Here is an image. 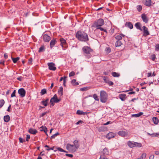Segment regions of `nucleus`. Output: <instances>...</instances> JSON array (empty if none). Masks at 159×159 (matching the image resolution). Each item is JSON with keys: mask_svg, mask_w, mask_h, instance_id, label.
Segmentation results:
<instances>
[{"mask_svg": "<svg viewBox=\"0 0 159 159\" xmlns=\"http://www.w3.org/2000/svg\"><path fill=\"white\" fill-rule=\"evenodd\" d=\"M20 57H17L16 58H13L11 57V59L12 60L13 62L14 63H16L17 62V61L20 59Z\"/></svg>", "mask_w": 159, "mask_h": 159, "instance_id": "nucleus-29", "label": "nucleus"}, {"mask_svg": "<svg viewBox=\"0 0 159 159\" xmlns=\"http://www.w3.org/2000/svg\"><path fill=\"white\" fill-rule=\"evenodd\" d=\"M59 134L58 132L56 133L55 134L52 135L51 136V139L54 138L56 137V136H57V135H59Z\"/></svg>", "mask_w": 159, "mask_h": 159, "instance_id": "nucleus-46", "label": "nucleus"}, {"mask_svg": "<svg viewBox=\"0 0 159 159\" xmlns=\"http://www.w3.org/2000/svg\"><path fill=\"white\" fill-rule=\"evenodd\" d=\"M97 29H99L101 31H103L107 33V30L105 29H104L101 27H98L96 28Z\"/></svg>", "mask_w": 159, "mask_h": 159, "instance_id": "nucleus-35", "label": "nucleus"}, {"mask_svg": "<svg viewBox=\"0 0 159 159\" xmlns=\"http://www.w3.org/2000/svg\"><path fill=\"white\" fill-rule=\"evenodd\" d=\"M114 136V134L112 132L108 133L106 135V138L108 139L113 138Z\"/></svg>", "mask_w": 159, "mask_h": 159, "instance_id": "nucleus-19", "label": "nucleus"}, {"mask_svg": "<svg viewBox=\"0 0 159 159\" xmlns=\"http://www.w3.org/2000/svg\"><path fill=\"white\" fill-rule=\"evenodd\" d=\"M42 103L43 105H44L45 107H46L47 106L48 103L45 102L44 100H43L42 101Z\"/></svg>", "mask_w": 159, "mask_h": 159, "instance_id": "nucleus-52", "label": "nucleus"}, {"mask_svg": "<svg viewBox=\"0 0 159 159\" xmlns=\"http://www.w3.org/2000/svg\"><path fill=\"white\" fill-rule=\"evenodd\" d=\"M127 144L129 148H131L134 147L141 148L142 146V144L140 143L130 140L127 142Z\"/></svg>", "mask_w": 159, "mask_h": 159, "instance_id": "nucleus-4", "label": "nucleus"}, {"mask_svg": "<svg viewBox=\"0 0 159 159\" xmlns=\"http://www.w3.org/2000/svg\"><path fill=\"white\" fill-rule=\"evenodd\" d=\"M143 36H147L149 34V32L148 31V29L145 26H143Z\"/></svg>", "mask_w": 159, "mask_h": 159, "instance_id": "nucleus-12", "label": "nucleus"}, {"mask_svg": "<svg viewBox=\"0 0 159 159\" xmlns=\"http://www.w3.org/2000/svg\"><path fill=\"white\" fill-rule=\"evenodd\" d=\"M48 65L49 70L53 71L56 70V67L55 66V64L53 62H49L48 63Z\"/></svg>", "mask_w": 159, "mask_h": 159, "instance_id": "nucleus-9", "label": "nucleus"}, {"mask_svg": "<svg viewBox=\"0 0 159 159\" xmlns=\"http://www.w3.org/2000/svg\"><path fill=\"white\" fill-rule=\"evenodd\" d=\"M155 50L156 51H159V44H156L155 45Z\"/></svg>", "mask_w": 159, "mask_h": 159, "instance_id": "nucleus-41", "label": "nucleus"}, {"mask_svg": "<svg viewBox=\"0 0 159 159\" xmlns=\"http://www.w3.org/2000/svg\"><path fill=\"white\" fill-rule=\"evenodd\" d=\"M103 79L104 80V81H105V82L106 83H107L108 80L107 79V77H106V76H103Z\"/></svg>", "mask_w": 159, "mask_h": 159, "instance_id": "nucleus-55", "label": "nucleus"}, {"mask_svg": "<svg viewBox=\"0 0 159 159\" xmlns=\"http://www.w3.org/2000/svg\"><path fill=\"white\" fill-rule=\"evenodd\" d=\"M104 129H105L104 127H100L98 128V130L99 132L103 131L104 130Z\"/></svg>", "mask_w": 159, "mask_h": 159, "instance_id": "nucleus-47", "label": "nucleus"}, {"mask_svg": "<svg viewBox=\"0 0 159 159\" xmlns=\"http://www.w3.org/2000/svg\"><path fill=\"white\" fill-rule=\"evenodd\" d=\"M125 25V27H128L130 29H133V25L132 23L129 21L126 22Z\"/></svg>", "mask_w": 159, "mask_h": 159, "instance_id": "nucleus-15", "label": "nucleus"}, {"mask_svg": "<svg viewBox=\"0 0 159 159\" xmlns=\"http://www.w3.org/2000/svg\"><path fill=\"white\" fill-rule=\"evenodd\" d=\"M125 35L122 34H120L115 37V38L116 39L120 40L122 39L123 37H124Z\"/></svg>", "mask_w": 159, "mask_h": 159, "instance_id": "nucleus-21", "label": "nucleus"}, {"mask_svg": "<svg viewBox=\"0 0 159 159\" xmlns=\"http://www.w3.org/2000/svg\"><path fill=\"white\" fill-rule=\"evenodd\" d=\"M40 130L41 131H44V132L47 135H48V134L47 133L48 131L47 128H46L45 126H42L40 127Z\"/></svg>", "mask_w": 159, "mask_h": 159, "instance_id": "nucleus-22", "label": "nucleus"}, {"mask_svg": "<svg viewBox=\"0 0 159 159\" xmlns=\"http://www.w3.org/2000/svg\"><path fill=\"white\" fill-rule=\"evenodd\" d=\"M148 77H149L151 76H152V73L151 72H148Z\"/></svg>", "mask_w": 159, "mask_h": 159, "instance_id": "nucleus-64", "label": "nucleus"}, {"mask_svg": "<svg viewBox=\"0 0 159 159\" xmlns=\"http://www.w3.org/2000/svg\"><path fill=\"white\" fill-rule=\"evenodd\" d=\"M121 44L122 43L119 40H117L115 44L116 47L120 46Z\"/></svg>", "mask_w": 159, "mask_h": 159, "instance_id": "nucleus-31", "label": "nucleus"}, {"mask_svg": "<svg viewBox=\"0 0 159 159\" xmlns=\"http://www.w3.org/2000/svg\"><path fill=\"white\" fill-rule=\"evenodd\" d=\"M43 39L45 42H48L51 40L50 36L46 34H43L42 35Z\"/></svg>", "mask_w": 159, "mask_h": 159, "instance_id": "nucleus-8", "label": "nucleus"}, {"mask_svg": "<svg viewBox=\"0 0 159 159\" xmlns=\"http://www.w3.org/2000/svg\"><path fill=\"white\" fill-rule=\"evenodd\" d=\"M57 41L54 39H52L50 41V46L51 48H52L57 43Z\"/></svg>", "mask_w": 159, "mask_h": 159, "instance_id": "nucleus-18", "label": "nucleus"}, {"mask_svg": "<svg viewBox=\"0 0 159 159\" xmlns=\"http://www.w3.org/2000/svg\"><path fill=\"white\" fill-rule=\"evenodd\" d=\"M73 145L75 148L76 149H78L80 147V143L78 140H75L73 142Z\"/></svg>", "mask_w": 159, "mask_h": 159, "instance_id": "nucleus-16", "label": "nucleus"}, {"mask_svg": "<svg viewBox=\"0 0 159 159\" xmlns=\"http://www.w3.org/2000/svg\"><path fill=\"white\" fill-rule=\"evenodd\" d=\"M66 76H64V79H63V85L64 86H66V84H65V83L66 82Z\"/></svg>", "mask_w": 159, "mask_h": 159, "instance_id": "nucleus-53", "label": "nucleus"}, {"mask_svg": "<svg viewBox=\"0 0 159 159\" xmlns=\"http://www.w3.org/2000/svg\"><path fill=\"white\" fill-rule=\"evenodd\" d=\"M19 140L20 141V142L21 143H23L24 142H25V140H24L22 138H19Z\"/></svg>", "mask_w": 159, "mask_h": 159, "instance_id": "nucleus-54", "label": "nucleus"}, {"mask_svg": "<svg viewBox=\"0 0 159 159\" xmlns=\"http://www.w3.org/2000/svg\"><path fill=\"white\" fill-rule=\"evenodd\" d=\"M76 38L80 41L86 42L89 40L88 35L83 31H79L76 34Z\"/></svg>", "mask_w": 159, "mask_h": 159, "instance_id": "nucleus-1", "label": "nucleus"}, {"mask_svg": "<svg viewBox=\"0 0 159 159\" xmlns=\"http://www.w3.org/2000/svg\"><path fill=\"white\" fill-rule=\"evenodd\" d=\"M83 111L80 110H78L76 112V114L78 115H82Z\"/></svg>", "mask_w": 159, "mask_h": 159, "instance_id": "nucleus-49", "label": "nucleus"}, {"mask_svg": "<svg viewBox=\"0 0 159 159\" xmlns=\"http://www.w3.org/2000/svg\"><path fill=\"white\" fill-rule=\"evenodd\" d=\"M47 93V90L45 89H42L40 92L41 95H43L46 93Z\"/></svg>", "mask_w": 159, "mask_h": 159, "instance_id": "nucleus-37", "label": "nucleus"}, {"mask_svg": "<svg viewBox=\"0 0 159 159\" xmlns=\"http://www.w3.org/2000/svg\"><path fill=\"white\" fill-rule=\"evenodd\" d=\"M159 136V133H153L152 137H158Z\"/></svg>", "mask_w": 159, "mask_h": 159, "instance_id": "nucleus-44", "label": "nucleus"}, {"mask_svg": "<svg viewBox=\"0 0 159 159\" xmlns=\"http://www.w3.org/2000/svg\"><path fill=\"white\" fill-rule=\"evenodd\" d=\"M10 120V117L9 115H6L4 117V120L5 122H8Z\"/></svg>", "mask_w": 159, "mask_h": 159, "instance_id": "nucleus-25", "label": "nucleus"}, {"mask_svg": "<svg viewBox=\"0 0 159 159\" xmlns=\"http://www.w3.org/2000/svg\"><path fill=\"white\" fill-rule=\"evenodd\" d=\"M51 98L52 100L54 103H58L60 102L61 101V99H58L57 98V96L56 94H54L53 97Z\"/></svg>", "mask_w": 159, "mask_h": 159, "instance_id": "nucleus-14", "label": "nucleus"}, {"mask_svg": "<svg viewBox=\"0 0 159 159\" xmlns=\"http://www.w3.org/2000/svg\"><path fill=\"white\" fill-rule=\"evenodd\" d=\"M93 98L96 100H97V101H98L99 99L98 98V97L97 96V95L96 94H94L93 96Z\"/></svg>", "mask_w": 159, "mask_h": 159, "instance_id": "nucleus-42", "label": "nucleus"}, {"mask_svg": "<svg viewBox=\"0 0 159 159\" xmlns=\"http://www.w3.org/2000/svg\"><path fill=\"white\" fill-rule=\"evenodd\" d=\"M151 0H146L144 4L146 6H150L151 5Z\"/></svg>", "mask_w": 159, "mask_h": 159, "instance_id": "nucleus-27", "label": "nucleus"}, {"mask_svg": "<svg viewBox=\"0 0 159 159\" xmlns=\"http://www.w3.org/2000/svg\"><path fill=\"white\" fill-rule=\"evenodd\" d=\"M151 59L154 61L155 60V58H156V56L155 54H153L152 56H151Z\"/></svg>", "mask_w": 159, "mask_h": 159, "instance_id": "nucleus-50", "label": "nucleus"}, {"mask_svg": "<svg viewBox=\"0 0 159 159\" xmlns=\"http://www.w3.org/2000/svg\"><path fill=\"white\" fill-rule=\"evenodd\" d=\"M102 152L104 154L108 155L109 154V152L107 149L106 148H105L103 149Z\"/></svg>", "mask_w": 159, "mask_h": 159, "instance_id": "nucleus-33", "label": "nucleus"}, {"mask_svg": "<svg viewBox=\"0 0 159 159\" xmlns=\"http://www.w3.org/2000/svg\"><path fill=\"white\" fill-rule=\"evenodd\" d=\"M107 83L110 86H112L113 84V83L111 81H108Z\"/></svg>", "mask_w": 159, "mask_h": 159, "instance_id": "nucleus-56", "label": "nucleus"}, {"mask_svg": "<svg viewBox=\"0 0 159 159\" xmlns=\"http://www.w3.org/2000/svg\"><path fill=\"white\" fill-rule=\"evenodd\" d=\"M44 51V47L43 46H42L39 48V52H43Z\"/></svg>", "mask_w": 159, "mask_h": 159, "instance_id": "nucleus-38", "label": "nucleus"}, {"mask_svg": "<svg viewBox=\"0 0 159 159\" xmlns=\"http://www.w3.org/2000/svg\"><path fill=\"white\" fill-rule=\"evenodd\" d=\"M66 156L69 157H72L73 156V155L71 154H66Z\"/></svg>", "mask_w": 159, "mask_h": 159, "instance_id": "nucleus-59", "label": "nucleus"}, {"mask_svg": "<svg viewBox=\"0 0 159 159\" xmlns=\"http://www.w3.org/2000/svg\"><path fill=\"white\" fill-rule=\"evenodd\" d=\"M141 18L143 20V21L145 23H147L148 20V18L147 16H146V15H145V14H142L141 15Z\"/></svg>", "mask_w": 159, "mask_h": 159, "instance_id": "nucleus-13", "label": "nucleus"}, {"mask_svg": "<svg viewBox=\"0 0 159 159\" xmlns=\"http://www.w3.org/2000/svg\"><path fill=\"white\" fill-rule=\"evenodd\" d=\"M135 93V92L134 91H132L129 92L128 94H134Z\"/></svg>", "mask_w": 159, "mask_h": 159, "instance_id": "nucleus-63", "label": "nucleus"}, {"mask_svg": "<svg viewBox=\"0 0 159 159\" xmlns=\"http://www.w3.org/2000/svg\"><path fill=\"white\" fill-rule=\"evenodd\" d=\"M100 158V159H107V157L103 156H101Z\"/></svg>", "mask_w": 159, "mask_h": 159, "instance_id": "nucleus-61", "label": "nucleus"}, {"mask_svg": "<svg viewBox=\"0 0 159 159\" xmlns=\"http://www.w3.org/2000/svg\"><path fill=\"white\" fill-rule=\"evenodd\" d=\"M22 77L21 76L17 78V80L19 81H21L22 80Z\"/></svg>", "mask_w": 159, "mask_h": 159, "instance_id": "nucleus-62", "label": "nucleus"}, {"mask_svg": "<svg viewBox=\"0 0 159 159\" xmlns=\"http://www.w3.org/2000/svg\"><path fill=\"white\" fill-rule=\"evenodd\" d=\"M152 120L154 124L157 125L158 124L159 122V120L158 118L156 117H153L152 118Z\"/></svg>", "mask_w": 159, "mask_h": 159, "instance_id": "nucleus-26", "label": "nucleus"}, {"mask_svg": "<svg viewBox=\"0 0 159 159\" xmlns=\"http://www.w3.org/2000/svg\"><path fill=\"white\" fill-rule=\"evenodd\" d=\"M126 95L125 94H120L119 95V97L122 101H124L126 99Z\"/></svg>", "mask_w": 159, "mask_h": 159, "instance_id": "nucleus-20", "label": "nucleus"}, {"mask_svg": "<svg viewBox=\"0 0 159 159\" xmlns=\"http://www.w3.org/2000/svg\"><path fill=\"white\" fill-rule=\"evenodd\" d=\"M47 112H45L42 113L40 116V117H42L44 116L46 114V113H47Z\"/></svg>", "mask_w": 159, "mask_h": 159, "instance_id": "nucleus-60", "label": "nucleus"}, {"mask_svg": "<svg viewBox=\"0 0 159 159\" xmlns=\"http://www.w3.org/2000/svg\"><path fill=\"white\" fill-rule=\"evenodd\" d=\"M111 75L114 77H119L120 76L119 73L115 72H112Z\"/></svg>", "mask_w": 159, "mask_h": 159, "instance_id": "nucleus-28", "label": "nucleus"}, {"mask_svg": "<svg viewBox=\"0 0 159 159\" xmlns=\"http://www.w3.org/2000/svg\"><path fill=\"white\" fill-rule=\"evenodd\" d=\"M5 103V101L4 100L2 99L0 100V108H1Z\"/></svg>", "mask_w": 159, "mask_h": 159, "instance_id": "nucleus-36", "label": "nucleus"}, {"mask_svg": "<svg viewBox=\"0 0 159 159\" xmlns=\"http://www.w3.org/2000/svg\"><path fill=\"white\" fill-rule=\"evenodd\" d=\"M106 51V52L107 53H109L110 52L111 50V48L109 47H107V48L105 50Z\"/></svg>", "mask_w": 159, "mask_h": 159, "instance_id": "nucleus-43", "label": "nucleus"}, {"mask_svg": "<svg viewBox=\"0 0 159 159\" xmlns=\"http://www.w3.org/2000/svg\"><path fill=\"white\" fill-rule=\"evenodd\" d=\"M104 24V22L103 19L100 18L96 21L93 23L92 27L97 28L101 27Z\"/></svg>", "mask_w": 159, "mask_h": 159, "instance_id": "nucleus-3", "label": "nucleus"}, {"mask_svg": "<svg viewBox=\"0 0 159 159\" xmlns=\"http://www.w3.org/2000/svg\"><path fill=\"white\" fill-rule=\"evenodd\" d=\"M66 149L70 152H75L76 151V149L73 144L68 143L66 146Z\"/></svg>", "mask_w": 159, "mask_h": 159, "instance_id": "nucleus-7", "label": "nucleus"}, {"mask_svg": "<svg viewBox=\"0 0 159 159\" xmlns=\"http://www.w3.org/2000/svg\"><path fill=\"white\" fill-rule=\"evenodd\" d=\"M143 112H140L138 114L133 115V116H134L135 117H139V116H141L143 115Z\"/></svg>", "mask_w": 159, "mask_h": 159, "instance_id": "nucleus-34", "label": "nucleus"}, {"mask_svg": "<svg viewBox=\"0 0 159 159\" xmlns=\"http://www.w3.org/2000/svg\"><path fill=\"white\" fill-rule=\"evenodd\" d=\"M134 26L137 29L141 31L142 30V29L141 28V25L140 22H137L134 25Z\"/></svg>", "mask_w": 159, "mask_h": 159, "instance_id": "nucleus-17", "label": "nucleus"}, {"mask_svg": "<svg viewBox=\"0 0 159 159\" xmlns=\"http://www.w3.org/2000/svg\"><path fill=\"white\" fill-rule=\"evenodd\" d=\"M146 153H143L142 154L141 156H140V157L141 158V159H144L146 157Z\"/></svg>", "mask_w": 159, "mask_h": 159, "instance_id": "nucleus-40", "label": "nucleus"}, {"mask_svg": "<svg viewBox=\"0 0 159 159\" xmlns=\"http://www.w3.org/2000/svg\"><path fill=\"white\" fill-rule=\"evenodd\" d=\"M53 101L52 100V98L50 100V103L51 104V105H52V106H53L54 105V103H53Z\"/></svg>", "mask_w": 159, "mask_h": 159, "instance_id": "nucleus-58", "label": "nucleus"}, {"mask_svg": "<svg viewBox=\"0 0 159 159\" xmlns=\"http://www.w3.org/2000/svg\"><path fill=\"white\" fill-rule=\"evenodd\" d=\"M136 8L137 9V10L139 12H140L142 11V6L140 5H138L136 6Z\"/></svg>", "mask_w": 159, "mask_h": 159, "instance_id": "nucleus-32", "label": "nucleus"}, {"mask_svg": "<svg viewBox=\"0 0 159 159\" xmlns=\"http://www.w3.org/2000/svg\"><path fill=\"white\" fill-rule=\"evenodd\" d=\"M100 100L103 102H106L107 99V93L104 91H101L100 93Z\"/></svg>", "mask_w": 159, "mask_h": 159, "instance_id": "nucleus-5", "label": "nucleus"}, {"mask_svg": "<svg viewBox=\"0 0 159 159\" xmlns=\"http://www.w3.org/2000/svg\"><path fill=\"white\" fill-rule=\"evenodd\" d=\"M30 138V136L29 135H26V141H28Z\"/></svg>", "mask_w": 159, "mask_h": 159, "instance_id": "nucleus-57", "label": "nucleus"}, {"mask_svg": "<svg viewBox=\"0 0 159 159\" xmlns=\"http://www.w3.org/2000/svg\"><path fill=\"white\" fill-rule=\"evenodd\" d=\"M76 80H72L71 81V83L73 85H79V83L78 82H76Z\"/></svg>", "mask_w": 159, "mask_h": 159, "instance_id": "nucleus-30", "label": "nucleus"}, {"mask_svg": "<svg viewBox=\"0 0 159 159\" xmlns=\"http://www.w3.org/2000/svg\"><path fill=\"white\" fill-rule=\"evenodd\" d=\"M75 75V73L74 71H72L69 73V76L70 77L74 76Z\"/></svg>", "mask_w": 159, "mask_h": 159, "instance_id": "nucleus-48", "label": "nucleus"}, {"mask_svg": "<svg viewBox=\"0 0 159 159\" xmlns=\"http://www.w3.org/2000/svg\"><path fill=\"white\" fill-rule=\"evenodd\" d=\"M82 50L84 53V55L88 58H90L92 56L91 53L93 50L88 46H84L82 48Z\"/></svg>", "mask_w": 159, "mask_h": 159, "instance_id": "nucleus-2", "label": "nucleus"}, {"mask_svg": "<svg viewBox=\"0 0 159 159\" xmlns=\"http://www.w3.org/2000/svg\"><path fill=\"white\" fill-rule=\"evenodd\" d=\"M16 90H14L13 92L11 94V98H13V97H16Z\"/></svg>", "mask_w": 159, "mask_h": 159, "instance_id": "nucleus-45", "label": "nucleus"}, {"mask_svg": "<svg viewBox=\"0 0 159 159\" xmlns=\"http://www.w3.org/2000/svg\"><path fill=\"white\" fill-rule=\"evenodd\" d=\"M29 132L32 134H34L37 133V130L35 129H33L31 128L29 130Z\"/></svg>", "mask_w": 159, "mask_h": 159, "instance_id": "nucleus-23", "label": "nucleus"}, {"mask_svg": "<svg viewBox=\"0 0 159 159\" xmlns=\"http://www.w3.org/2000/svg\"><path fill=\"white\" fill-rule=\"evenodd\" d=\"M60 41L61 42L60 45L64 50H66L68 48V44L66 40L63 38H61L60 39Z\"/></svg>", "mask_w": 159, "mask_h": 159, "instance_id": "nucleus-6", "label": "nucleus"}, {"mask_svg": "<svg viewBox=\"0 0 159 159\" xmlns=\"http://www.w3.org/2000/svg\"><path fill=\"white\" fill-rule=\"evenodd\" d=\"M57 150L60 152H66L65 151L64 149H63L62 148H60V147H57Z\"/></svg>", "mask_w": 159, "mask_h": 159, "instance_id": "nucleus-39", "label": "nucleus"}, {"mask_svg": "<svg viewBox=\"0 0 159 159\" xmlns=\"http://www.w3.org/2000/svg\"><path fill=\"white\" fill-rule=\"evenodd\" d=\"M118 134L122 137H126L128 134V132L123 130L119 131L118 132Z\"/></svg>", "mask_w": 159, "mask_h": 159, "instance_id": "nucleus-11", "label": "nucleus"}, {"mask_svg": "<svg viewBox=\"0 0 159 159\" xmlns=\"http://www.w3.org/2000/svg\"><path fill=\"white\" fill-rule=\"evenodd\" d=\"M63 89L62 87H60L58 91V92L60 96H62L63 95Z\"/></svg>", "mask_w": 159, "mask_h": 159, "instance_id": "nucleus-24", "label": "nucleus"}, {"mask_svg": "<svg viewBox=\"0 0 159 159\" xmlns=\"http://www.w3.org/2000/svg\"><path fill=\"white\" fill-rule=\"evenodd\" d=\"M18 93L20 96L22 97H24L25 96L26 92L23 88H20L18 90Z\"/></svg>", "mask_w": 159, "mask_h": 159, "instance_id": "nucleus-10", "label": "nucleus"}, {"mask_svg": "<svg viewBox=\"0 0 159 159\" xmlns=\"http://www.w3.org/2000/svg\"><path fill=\"white\" fill-rule=\"evenodd\" d=\"M33 61V59L31 57H30L28 60V63L31 64H32V62Z\"/></svg>", "mask_w": 159, "mask_h": 159, "instance_id": "nucleus-51", "label": "nucleus"}]
</instances>
